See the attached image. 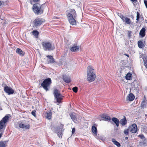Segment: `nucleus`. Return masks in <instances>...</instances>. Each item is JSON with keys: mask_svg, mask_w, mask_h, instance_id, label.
<instances>
[{"mask_svg": "<svg viewBox=\"0 0 147 147\" xmlns=\"http://www.w3.org/2000/svg\"><path fill=\"white\" fill-rule=\"evenodd\" d=\"M87 77L88 80L90 82L94 81L95 79L96 73L91 66H89L87 67Z\"/></svg>", "mask_w": 147, "mask_h": 147, "instance_id": "nucleus-1", "label": "nucleus"}, {"mask_svg": "<svg viewBox=\"0 0 147 147\" xmlns=\"http://www.w3.org/2000/svg\"><path fill=\"white\" fill-rule=\"evenodd\" d=\"M67 16L70 24L72 25H76V20L75 19L76 17V14L74 9H71L70 13L68 14Z\"/></svg>", "mask_w": 147, "mask_h": 147, "instance_id": "nucleus-2", "label": "nucleus"}, {"mask_svg": "<svg viewBox=\"0 0 147 147\" xmlns=\"http://www.w3.org/2000/svg\"><path fill=\"white\" fill-rule=\"evenodd\" d=\"M41 44L43 50L45 51H51L55 48L54 45L49 42H42Z\"/></svg>", "mask_w": 147, "mask_h": 147, "instance_id": "nucleus-3", "label": "nucleus"}, {"mask_svg": "<svg viewBox=\"0 0 147 147\" xmlns=\"http://www.w3.org/2000/svg\"><path fill=\"white\" fill-rule=\"evenodd\" d=\"M8 119L9 117L5 116L0 121V134H3L6 126L5 124Z\"/></svg>", "mask_w": 147, "mask_h": 147, "instance_id": "nucleus-4", "label": "nucleus"}, {"mask_svg": "<svg viewBox=\"0 0 147 147\" xmlns=\"http://www.w3.org/2000/svg\"><path fill=\"white\" fill-rule=\"evenodd\" d=\"M54 94L55 99H56L57 102L58 103L57 105H59V104L61 102V100H62L63 96L61 94L59 90L57 89L54 90Z\"/></svg>", "mask_w": 147, "mask_h": 147, "instance_id": "nucleus-5", "label": "nucleus"}, {"mask_svg": "<svg viewBox=\"0 0 147 147\" xmlns=\"http://www.w3.org/2000/svg\"><path fill=\"white\" fill-rule=\"evenodd\" d=\"M33 10L34 13L36 15L42 14L43 11V9L41 8V6L38 4L33 5Z\"/></svg>", "mask_w": 147, "mask_h": 147, "instance_id": "nucleus-6", "label": "nucleus"}, {"mask_svg": "<svg viewBox=\"0 0 147 147\" xmlns=\"http://www.w3.org/2000/svg\"><path fill=\"white\" fill-rule=\"evenodd\" d=\"M51 83V79L49 78L45 79L43 81V82L41 84V86L46 91H47L49 90L48 88L49 87Z\"/></svg>", "mask_w": 147, "mask_h": 147, "instance_id": "nucleus-7", "label": "nucleus"}, {"mask_svg": "<svg viewBox=\"0 0 147 147\" xmlns=\"http://www.w3.org/2000/svg\"><path fill=\"white\" fill-rule=\"evenodd\" d=\"M45 22L44 19L40 18H37L34 21L33 23L35 27H37Z\"/></svg>", "mask_w": 147, "mask_h": 147, "instance_id": "nucleus-8", "label": "nucleus"}, {"mask_svg": "<svg viewBox=\"0 0 147 147\" xmlns=\"http://www.w3.org/2000/svg\"><path fill=\"white\" fill-rule=\"evenodd\" d=\"M63 125H61L59 127L57 128L56 132L58 136L61 138H62V132L63 131Z\"/></svg>", "mask_w": 147, "mask_h": 147, "instance_id": "nucleus-9", "label": "nucleus"}, {"mask_svg": "<svg viewBox=\"0 0 147 147\" xmlns=\"http://www.w3.org/2000/svg\"><path fill=\"white\" fill-rule=\"evenodd\" d=\"M129 129L131 132L133 133H136L137 131V127L136 124L135 123L132 124L129 127Z\"/></svg>", "mask_w": 147, "mask_h": 147, "instance_id": "nucleus-10", "label": "nucleus"}, {"mask_svg": "<svg viewBox=\"0 0 147 147\" xmlns=\"http://www.w3.org/2000/svg\"><path fill=\"white\" fill-rule=\"evenodd\" d=\"M4 91L9 95L13 94L14 92V90L10 87L6 86L4 87Z\"/></svg>", "mask_w": 147, "mask_h": 147, "instance_id": "nucleus-11", "label": "nucleus"}, {"mask_svg": "<svg viewBox=\"0 0 147 147\" xmlns=\"http://www.w3.org/2000/svg\"><path fill=\"white\" fill-rule=\"evenodd\" d=\"M120 18L123 21L125 22L126 24L129 25L131 24V21L130 19L127 17L122 15L120 16Z\"/></svg>", "mask_w": 147, "mask_h": 147, "instance_id": "nucleus-12", "label": "nucleus"}, {"mask_svg": "<svg viewBox=\"0 0 147 147\" xmlns=\"http://www.w3.org/2000/svg\"><path fill=\"white\" fill-rule=\"evenodd\" d=\"M63 79L64 81L67 83H69L71 81V78L68 76L64 75L63 76Z\"/></svg>", "mask_w": 147, "mask_h": 147, "instance_id": "nucleus-13", "label": "nucleus"}, {"mask_svg": "<svg viewBox=\"0 0 147 147\" xmlns=\"http://www.w3.org/2000/svg\"><path fill=\"white\" fill-rule=\"evenodd\" d=\"M46 56L48 58V59L47 60L48 63H54L55 62L54 58L52 56L48 55H47Z\"/></svg>", "mask_w": 147, "mask_h": 147, "instance_id": "nucleus-14", "label": "nucleus"}, {"mask_svg": "<svg viewBox=\"0 0 147 147\" xmlns=\"http://www.w3.org/2000/svg\"><path fill=\"white\" fill-rule=\"evenodd\" d=\"M135 98V96L132 93H130L128 96H127L126 99L129 101L133 100Z\"/></svg>", "mask_w": 147, "mask_h": 147, "instance_id": "nucleus-15", "label": "nucleus"}, {"mask_svg": "<svg viewBox=\"0 0 147 147\" xmlns=\"http://www.w3.org/2000/svg\"><path fill=\"white\" fill-rule=\"evenodd\" d=\"M112 121L116 124L117 127H118L119 125V119L116 117H113Z\"/></svg>", "mask_w": 147, "mask_h": 147, "instance_id": "nucleus-16", "label": "nucleus"}, {"mask_svg": "<svg viewBox=\"0 0 147 147\" xmlns=\"http://www.w3.org/2000/svg\"><path fill=\"white\" fill-rule=\"evenodd\" d=\"M124 118L121 119L120 121V123L122 125H125L127 123V121L125 116L124 117Z\"/></svg>", "mask_w": 147, "mask_h": 147, "instance_id": "nucleus-17", "label": "nucleus"}, {"mask_svg": "<svg viewBox=\"0 0 147 147\" xmlns=\"http://www.w3.org/2000/svg\"><path fill=\"white\" fill-rule=\"evenodd\" d=\"M7 141H2L0 142V147H6L7 146Z\"/></svg>", "mask_w": 147, "mask_h": 147, "instance_id": "nucleus-18", "label": "nucleus"}, {"mask_svg": "<svg viewBox=\"0 0 147 147\" xmlns=\"http://www.w3.org/2000/svg\"><path fill=\"white\" fill-rule=\"evenodd\" d=\"M16 53L20 55V56H23L24 54L22 50L19 48H17L16 50Z\"/></svg>", "mask_w": 147, "mask_h": 147, "instance_id": "nucleus-19", "label": "nucleus"}, {"mask_svg": "<svg viewBox=\"0 0 147 147\" xmlns=\"http://www.w3.org/2000/svg\"><path fill=\"white\" fill-rule=\"evenodd\" d=\"M70 115L71 118L72 119V120L74 122H76L77 119L75 115V113H72Z\"/></svg>", "mask_w": 147, "mask_h": 147, "instance_id": "nucleus-20", "label": "nucleus"}, {"mask_svg": "<svg viewBox=\"0 0 147 147\" xmlns=\"http://www.w3.org/2000/svg\"><path fill=\"white\" fill-rule=\"evenodd\" d=\"M146 29L144 28H142L140 32V35L142 37H143L145 36V31Z\"/></svg>", "mask_w": 147, "mask_h": 147, "instance_id": "nucleus-21", "label": "nucleus"}, {"mask_svg": "<svg viewBox=\"0 0 147 147\" xmlns=\"http://www.w3.org/2000/svg\"><path fill=\"white\" fill-rule=\"evenodd\" d=\"M79 50V47L77 46L72 47L70 48V50L72 52L77 51Z\"/></svg>", "mask_w": 147, "mask_h": 147, "instance_id": "nucleus-22", "label": "nucleus"}, {"mask_svg": "<svg viewBox=\"0 0 147 147\" xmlns=\"http://www.w3.org/2000/svg\"><path fill=\"white\" fill-rule=\"evenodd\" d=\"M102 118H103V120L109 121L111 120V117L108 116L107 115H103L102 117Z\"/></svg>", "mask_w": 147, "mask_h": 147, "instance_id": "nucleus-23", "label": "nucleus"}, {"mask_svg": "<svg viewBox=\"0 0 147 147\" xmlns=\"http://www.w3.org/2000/svg\"><path fill=\"white\" fill-rule=\"evenodd\" d=\"M52 113L50 111H49L48 112H47L46 113V118L50 119L51 118L52 116Z\"/></svg>", "mask_w": 147, "mask_h": 147, "instance_id": "nucleus-24", "label": "nucleus"}, {"mask_svg": "<svg viewBox=\"0 0 147 147\" xmlns=\"http://www.w3.org/2000/svg\"><path fill=\"white\" fill-rule=\"evenodd\" d=\"M143 60L144 66H147V55L145 54L144 55Z\"/></svg>", "mask_w": 147, "mask_h": 147, "instance_id": "nucleus-25", "label": "nucleus"}, {"mask_svg": "<svg viewBox=\"0 0 147 147\" xmlns=\"http://www.w3.org/2000/svg\"><path fill=\"white\" fill-rule=\"evenodd\" d=\"M92 132L95 134L96 135L97 134V129L96 127L94 125L92 127Z\"/></svg>", "mask_w": 147, "mask_h": 147, "instance_id": "nucleus-26", "label": "nucleus"}, {"mask_svg": "<svg viewBox=\"0 0 147 147\" xmlns=\"http://www.w3.org/2000/svg\"><path fill=\"white\" fill-rule=\"evenodd\" d=\"M132 76L131 73H128L125 76L126 79L127 80H130Z\"/></svg>", "mask_w": 147, "mask_h": 147, "instance_id": "nucleus-27", "label": "nucleus"}, {"mask_svg": "<svg viewBox=\"0 0 147 147\" xmlns=\"http://www.w3.org/2000/svg\"><path fill=\"white\" fill-rule=\"evenodd\" d=\"M138 47L140 48H142L144 46L143 42L141 40L138 41Z\"/></svg>", "mask_w": 147, "mask_h": 147, "instance_id": "nucleus-28", "label": "nucleus"}, {"mask_svg": "<svg viewBox=\"0 0 147 147\" xmlns=\"http://www.w3.org/2000/svg\"><path fill=\"white\" fill-rule=\"evenodd\" d=\"M112 141L118 147L120 146L121 145L120 143L116 141L115 139H112Z\"/></svg>", "mask_w": 147, "mask_h": 147, "instance_id": "nucleus-29", "label": "nucleus"}, {"mask_svg": "<svg viewBox=\"0 0 147 147\" xmlns=\"http://www.w3.org/2000/svg\"><path fill=\"white\" fill-rule=\"evenodd\" d=\"M32 34L35 36V37L36 38H37L38 37V35L39 34L38 32L36 30H34L32 32Z\"/></svg>", "mask_w": 147, "mask_h": 147, "instance_id": "nucleus-30", "label": "nucleus"}, {"mask_svg": "<svg viewBox=\"0 0 147 147\" xmlns=\"http://www.w3.org/2000/svg\"><path fill=\"white\" fill-rule=\"evenodd\" d=\"M18 124L19 127L20 128H24L25 125L22 123L20 122H18Z\"/></svg>", "mask_w": 147, "mask_h": 147, "instance_id": "nucleus-31", "label": "nucleus"}, {"mask_svg": "<svg viewBox=\"0 0 147 147\" xmlns=\"http://www.w3.org/2000/svg\"><path fill=\"white\" fill-rule=\"evenodd\" d=\"M145 102L144 101H143L142 102L141 104V107L142 108L144 109L145 108Z\"/></svg>", "mask_w": 147, "mask_h": 147, "instance_id": "nucleus-32", "label": "nucleus"}, {"mask_svg": "<svg viewBox=\"0 0 147 147\" xmlns=\"http://www.w3.org/2000/svg\"><path fill=\"white\" fill-rule=\"evenodd\" d=\"M140 14L139 12H137V16H136V20H137L136 22V23H137L138 22V21L139 19L140 18Z\"/></svg>", "mask_w": 147, "mask_h": 147, "instance_id": "nucleus-33", "label": "nucleus"}, {"mask_svg": "<svg viewBox=\"0 0 147 147\" xmlns=\"http://www.w3.org/2000/svg\"><path fill=\"white\" fill-rule=\"evenodd\" d=\"M129 129H127L124 130V134L126 135H129Z\"/></svg>", "mask_w": 147, "mask_h": 147, "instance_id": "nucleus-34", "label": "nucleus"}, {"mask_svg": "<svg viewBox=\"0 0 147 147\" xmlns=\"http://www.w3.org/2000/svg\"><path fill=\"white\" fill-rule=\"evenodd\" d=\"M78 88L77 87H75L73 88V91L75 93H76L78 91Z\"/></svg>", "mask_w": 147, "mask_h": 147, "instance_id": "nucleus-35", "label": "nucleus"}, {"mask_svg": "<svg viewBox=\"0 0 147 147\" xmlns=\"http://www.w3.org/2000/svg\"><path fill=\"white\" fill-rule=\"evenodd\" d=\"M30 127V125L29 124H28L27 125H25L24 128L26 129H29Z\"/></svg>", "mask_w": 147, "mask_h": 147, "instance_id": "nucleus-36", "label": "nucleus"}, {"mask_svg": "<svg viewBox=\"0 0 147 147\" xmlns=\"http://www.w3.org/2000/svg\"><path fill=\"white\" fill-rule=\"evenodd\" d=\"M139 136L143 140H144L145 139V137L143 135H141Z\"/></svg>", "mask_w": 147, "mask_h": 147, "instance_id": "nucleus-37", "label": "nucleus"}, {"mask_svg": "<svg viewBox=\"0 0 147 147\" xmlns=\"http://www.w3.org/2000/svg\"><path fill=\"white\" fill-rule=\"evenodd\" d=\"M131 31H129L128 32L127 34L128 36L130 37L131 36Z\"/></svg>", "mask_w": 147, "mask_h": 147, "instance_id": "nucleus-38", "label": "nucleus"}, {"mask_svg": "<svg viewBox=\"0 0 147 147\" xmlns=\"http://www.w3.org/2000/svg\"><path fill=\"white\" fill-rule=\"evenodd\" d=\"M144 1L146 7L147 8V0H144Z\"/></svg>", "mask_w": 147, "mask_h": 147, "instance_id": "nucleus-39", "label": "nucleus"}, {"mask_svg": "<svg viewBox=\"0 0 147 147\" xmlns=\"http://www.w3.org/2000/svg\"><path fill=\"white\" fill-rule=\"evenodd\" d=\"M35 111H32L31 112V113L32 115H33L34 116H35L36 114H35Z\"/></svg>", "mask_w": 147, "mask_h": 147, "instance_id": "nucleus-40", "label": "nucleus"}, {"mask_svg": "<svg viewBox=\"0 0 147 147\" xmlns=\"http://www.w3.org/2000/svg\"><path fill=\"white\" fill-rule=\"evenodd\" d=\"M75 131V128H73L72 129V134H74Z\"/></svg>", "mask_w": 147, "mask_h": 147, "instance_id": "nucleus-41", "label": "nucleus"}, {"mask_svg": "<svg viewBox=\"0 0 147 147\" xmlns=\"http://www.w3.org/2000/svg\"><path fill=\"white\" fill-rule=\"evenodd\" d=\"M132 1V2H136L137 1V0H130Z\"/></svg>", "mask_w": 147, "mask_h": 147, "instance_id": "nucleus-42", "label": "nucleus"}, {"mask_svg": "<svg viewBox=\"0 0 147 147\" xmlns=\"http://www.w3.org/2000/svg\"><path fill=\"white\" fill-rule=\"evenodd\" d=\"M33 1L35 2H37L39 0H33Z\"/></svg>", "mask_w": 147, "mask_h": 147, "instance_id": "nucleus-43", "label": "nucleus"}, {"mask_svg": "<svg viewBox=\"0 0 147 147\" xmlns=\"http://www.w3.org/2000/svg\"><path fill=\"white\" fill-rule=\"evenodd\" d=\"M124 55H126V56H127V57H129V55H128V54H124Z\"/></svg>", "mask_w": 147, "mask_h": 147, "instance_id": "nucleus-44", "label": "nucleus"}, {"mask_svg": "<svg viewBox=\"0 0 147 147\" xmlns=\"http://www.w3.org/2000/svg\"><path fill=\"white\" fill-rule=\"evenodd\" d=\"M3 134H0V138H1V137L2 135Z\"/></svg>", "mask_w": 147, "mask_h": 147, "instance_id": "nucleus-45", "label": "nucleus"}, {"mask_svg": "<svg viewBox=\"0 0 147 147\" xmlns=\"http://www.w3.org/2000/svg\"><path fill=\"white\" fill-rule=\"evenodd\" d=\"M125 140H127L128 139V137H125Z\"/></svg>", "mask_w": 147, "mask_h": 147, "instance_id": "nucleus-46", "label": "nucleus"}, {"mask_svg": "<svg viewBox=\"0 0 147 147\" xmlns=\"http://www.w3.org/2000/svg\"><path fill=\"white\" fill-rule=\"evenodd\" d=\"M2 5V3L1 2V1H0V6L1 5Z\"/></svg>", "mask_w": 147, "mask_h": 147, "instance_id": "nucleus-47", "label": "nucleus"}, {"mask_svg": "<svg viewBox=\"0 0 147 147\" xmlns=\"http://www.w3.org/2000/svg\"><path fill=\"white\" fill-rule=\"evenodd\" d=\"M145 66L146 67V68L147 69V66Z\"/></svg>", "mask_w": 147, "mask_h": 147, "instance_id": "nucleus-48", "label": "nucleus"}, {"mask_svg": "<svg viewBox=\"0 0 147 147\" xmlns=\"http://www.w3.org/2000/svg\"><path fill=\"white\" fill-rule=\"evenodd\" d=\"M1 109H1V107H0V110H1Z\"/></svg>", "mask_w": 147, "mask_h": 147, "instance_id": "nucleus-49", "label": "nucleus"}, {"mask_svg": "<svg viewBox=\"0 0 147 147\" xmlns=\"http://www.w3.org/2000/svg\"><path fill=\"white\" fill-rule=\"evenodd\" d=\"M129 147H131V146H130Z\"/></svg>", "mask_w": 147, "mask_h": 147, "instance_id": "nucleus-50", "label": "nucleus"}]
</instances>
